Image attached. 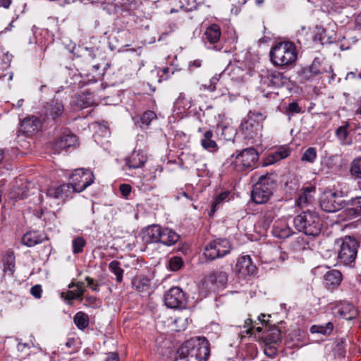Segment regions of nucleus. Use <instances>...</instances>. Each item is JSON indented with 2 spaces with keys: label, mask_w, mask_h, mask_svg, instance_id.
<instances>
[{
  "label": "nucleus",
  "mask_w": 361,
  "mask_h": 361,
  "mask_svg": "<svg viewBox=\"0 0 361 361\" xmlns=\"http://www.w3.org/2000/svg\"><path fill=\"white\" fill-rule=\"evenodd\" d=\"M177 353L186 361H204L209 355V341L204 337L191 338L180 345Z\"/></svg>",
  "instance_id": "1"
},
{
  "label": "nucleus",
  "mask_w": 361,
  "mask_h": 361,
  "mask_svg": "<svg viewBox=\"0 0 361 361\" xmlns=\"http://www.w3.org/2000/svg\"><path fill=\"white\" fill-rule=\"evenodd\" d=\"M270 317L269 314H261L258 317V321L265 328L261 336L264 353L267 356L272 358L277 354L278 345L281 337V331L275 325L267 327Z\"/></svg>",
  "instance_id": "2"
},
{
  "label": "nucleus",
  "mask_w": 361,
  "mask_h": 361,
  "mask_svg": "<svg viewBox=\"0 0 361 361\" xmlns=\"http://www.w3.org/2000/svg\"><path fill=\"white\" fill-rule=\"evenodd\" d=\"M271 63L278 66H288L297 59V51L293 43L284 42L278 43L270 51Z\"/></svg>",
  "instance_id": "3"
},
{
  "label": "nucleus",
  "mask_w": 361,
  "mask_h": 361,
  "mask_svg": "<svg viewBox=\"0 0 361 361\" xmlns=\"http://www.w3.org/2000/svg\"><path fill=\"white\" fill-rule=\"evenodd\" d=\"M258 160L259 154L253 147L245 148L229 158L230 166L237 172L252 171L256 167Z\"/></svg>",
  "instance_id": "4"
},
{
  "label": "nucleus",
  "mask_w": 361,
  "mask_h": 361,
  "mask_svg": "<svg viewBox=\"0 0 361 361\" xmlns=\"http://www.w3.org/2000/svg\"><path fill=\"white\" fill-rule=\"evenodd\" d=\"M295 228L309 235H317L321 230V220L316 212L307 210L298 215L293 219Z\"/></svg>",
  "instance_id": "5"
},
{
  "label": "nucleus",
  "mask_w": 361,
  "mask_h": 361,
  "mask_svg": "<svg viewBox=\"0 0 361 361\" xmlns=\"http://www.w3.org/2000/svg\"><path fill=\"white\" fill-rule=\"evenodd\" d=\"M338 244V257L341 263L351 266L355 262L358 248V242L350 236L337 241Z\"/></svg>",
  "instance_id": "6"
},
{
  "label": "nucleus",
  "mask_w": 361,
  "mask_h": 361,
  "mask_svg": "<svg viewBox=\"0 0 361 361\" xmlns=\"http://www.w3.org/2000/svg\"><path fill=\"white\" fill-rule=\"evenodd\" d=\"M265 116L258 111H250L242 122L240 129L245 137L252 139L257 135H261L262 122Z\"/></svg>",
  "instance_id": "7"
},
{
  "label": "nucleus",
  "mask_w": 361,
  "mask_h": 361,
  "mask_svg": "<svg viewBox=\"0 0 361 361\" xmlns=\"http://www.w3.org/2000/svg\"><path fill=\"white\" fill-rule=\"evenodd\" d=\"M274 183L269 178L261 176L259 180L253 186L252 192V198L257 204H264L267 202L274 189Z\"/></svg>",
  "instance_id": "8"
},
{
  "label": "nucleus",
  "mask_w": 361,
  "mask_h": 361,
  "mask_svg": "<svg viewBox=\"0 0 361 361\" xmlns=\"http://www.w3.org/2000/svg\"><path fill=\"white\" fill-rule=\"evenodd\" d=\"M341 197V192L326 189L319 200L322 209L327 212H335L342 209L345 204L344 200L340 199Z\"/></svg>",
  "instance_id": "9"
},
{
  "label": "nucleus",
  "mask_w": 361,
  "mask_h": 361,
  "mask_svg": "<svg viewBox=\"0 0 361 361\" xmlns=\"http://www.w3.org/2000/svg\"><path fill=\"white\" fill-rule=\"evenodd\" d=\"M94 176L90 170L76 169L70 178L71 193L73 192H80L92 185Z\"/></svg>",
  "instance_id": "10"
},
{
  "label": "nucleus",
  "mask_w": 361,
  "mask_h": 361,
  "mask_svg": "<svg viewBox=\"0 0 361 361\" xmlns=\"http://www.w3.org/2000/svg\"><path fill=\"white\" fill-rule=\"evenodd\" d=\"M345 205L339 213L338 218L342 221H349L361 219V196L344 200Z\"/></svg>",
  "instance_id": "11"
},
{
  "label": "nucleus",
  "mask_w": 361,
  "mask_h": 361,
  "mask_svg": "<svg viewBox=\"0 0 361 361\" xmlns=\"http://www.w3.org/2000/svg\"><path fill=\"white\" fill-rule=\"evenodd\" d=\"M231 245L226 239H218L210 242L204 248V255L209 260H214L228 254Z\"/></svg>",
  "instance_id": "12"
},
{
  "label": "nucleus",
  "mask_w": 361,
  "mask_h": 361,
  "mask_svg": "<svg viewBox=\"0 0 361 361\" xmlns=\"http://www.w3.org/2000/svg\"><path fill=\"white\" fill-rule=\"evenodd\" d=\"M203 39L206 44L212 46L211 48L220 50L221 49V30L219 25L217 24L209 25L204 32Z\"/></svg>",
  "instance_id": "13"
},
{
  "label": "nucleus",
  "mask_w": 361,
  "mask_h": 361,
  "mask_svg": "<svg viewBox=\"0 0 361 361\" xmlns=\"http://www.w3.org/2000/svg\"><path fill=\"white\" fill-rule=\"evenodd\" d=\"M324 71L319 61L314 59L310 66L302 68L298 72V77L301 82H312Z\"/></svg>",
  "instance_id": "14"
},
{
  "label": "nucleus",
  "mask_w": 361,
  "mask_h": 361,
  "mask_svg": "<svg viewBox=\"0 0 361 361\" xmlns=\"http://www.w3.org/2000/svg\"><path fill=\"white\" fill-rule=\"evenodd\" d=\"M164 302L168 307H180L185 302V294L180 288L173 287L164 295Z\"/></svg>",
  "instance_id": "15"
},
{
  "label": "nucleus",
  "mask_w": 361,
  "mask_h": 361,
  "mask_svg": "<svg viewBox=\"0 0 361 361\" xmlns=\"http://www.w3.org/2000/svg\"><path fill=\"white\" fill-rule=\"evenodd\" d=\"M44 121L55 122L59 118L61 117L64 113L63 104L57 99L53 100L45 106Z\"/></svg>",
  "instance_id": "16"
},
{
  "label": "nucleus",
  "mask_w": 361,
  "mask_h": 361,
  "mask_svg": "<svg viewBox=\"0 0 361 361\" xmlns=\"http://www.w3.org/2000/svg\"><path fill=\"white\" fill-rule=\"evenodd\" d=\"M76 143V136L71 133L70 130H66L54 143V149L55 153H60L63 149H67L70 147L75 146Z\"/></svg>",
  "instance_id": "17"
},
{
  "label": "nucleus",
  "mask_w": 361,
  "mask_h": 361,
  "mask_svg": "<svg viewBox=\"0 0 361 361\" xmlns=\"http://www.w3.org/2000/svg\"><path fill=\"white\" fill-rule=\"evenodd\" d=\"M234 271L245 276L253 274L256 271V267L253 264L251 257L249 255H245L238 259Z\"/></svg>",
  "instance_id": "18"
},
{
  "label": "nucleus",
  "mask_w": 361,
  "mask_h": 361,
  "mask_svg": "<svg viewBox=\"0 0 361 361\" xmlns=\"http://www.w3.org/2000/svg\"><path fill=\"white\" fill-rule=\"evenodd\" d=\"M71 194V186L68 184H61L49 187L46 192L47 197L54 199H65Z\"/></svg>",
  "instance_id": "19"
},
{
  "label": "nucleus",
  "mask_w": 361,
  "mask_h": 361,
  "mask_svg": "<svg viewBox=\"0 0 361 361\" xmlns=\"http://www.w3.org/2000/svg\"><path fill=\"white\" fill-rule=\"evenodd\" d=\"M161 230L159 225L149 226L142 231V240L147 243L159 242Z\"/></svg>",
  "instance_id": "20"
},
{
  "label": "nucleus",
  "mask_w": 361,
  "mask_h": 361,
  "mask_svg": "<svg viewBox=\"0 0 361 361\" xmlns=\"http://www.w3.org/2000/svg\"><path fill=\"white\" fill-rule=\"evenodd\" d=\"M45 240H47V237L44 233L29 231L23 235L22 242L27 247H33L43 243Z\"/></svg>",
  "instance_id": "21"
},
{
  "label": "nucleus",
  "mask_w": 361,
  "mask_h": 361,
  "mask_svg": "<svg viewBox=\"0 0 361 361\" xmlns=\"http://www.w3.org/2000/svg\"><path fill=\"white\" fill-rule=\"evenodd\" d=\"M200 144L203 149L209 152L214 153L219 149V146L214 139V133L211 130H207L203 133Z\"/></svg>",
  "instance_id": "22"
},
{
  "label": "nucleus",
  "mask_w": 361,
  "mask_h": 361,
  "mask_svg": "<svg viewBox=\"0 0 361 361\" xmlns=\"http://www.w3.org/2000/svg\"><path fill=\"white\" fill-rule=\"evenodd\" d=\"M342 281L341 273L336 269L328 271L324 275L325 286L330 290L337 288Z\"/></svg>",
  "instance_id": "23"
},
{
  "label": "nucleus",
  "mask_w": 361,
  "mask_h": 361,
  "mask_svg": "<svg viewBox=\"0 0 361 361\" xmlns=\"http://www.w3.org/2000/svg\"><path fill=\"white\" fill-rule=\"evenodd\" d=\"M28 183L19 180L16 181V185L13 187L10 192V197L14 200H21L27 195Z\"/></svg>",
  "instance_id": "24"
},
{
  "label": "nucleus",
  "mask_w": 361,
  "mask_h": 361,
  "mask_svg": "<svg viewBox=\"0 0 361 361\" xmlns=\"http://www.w3.org/2000/svg\"><path fill=\"white\" fill-rule=\"evenodd\" d=\"M146 156L140 151H133L127 158V165L130 169H137L144 165Z\"/></svg>",
  "instance_id": "25"
},
{
  "label": "nucleus",
  "mask_w": 361,
  "mask_h": 361,
  "mask_svg": "<svg viewBox=\"0 0 361 361\" xmlns=\"http://www.w3.org/2000/svg\"><path fill=\"white\" fill-rule=\"evenodd\" d=\"M315 193L314 187H307L303 189L301 193L299 195L296 202L300 207H303L308 204H310L314 200V196Z\"/></svg>",
  "instance_id": "26"
},
{
  "label": "nucleus",
  "mask_w": 361,
  "mask_h": 361,
  "mask_svg": "<svg viewBox=\"0 0 361 361\" xmlns=\"http://www.w3.org/2000/svg\"><path fill=\"white\" fill-rule=\"evenodd\" d=\"M21 127L26 133L34 134L40 129L41 122L37 117H27L23 121Z\"/></svg>",
  "instance_id": "27"
},
{
  "label": "nucleus",
  "mask_w": 361,
  "mask_h": 361,
  "mask_svg": "<svg viewBox=\"0 0 361 361\" xmlns=\"http://www.w3.org/2000/svg\"><path fill=\"white\" fill-rule=\"evenodd\" d=\"M179 239V235L175 231L168 228H162L160 243L170 246L174 245Z\"/></svg>",
  "instance_id": "28"
},
{
  "label": "nucleus",
  "mask_w": 361,
  "mask_h": 361,
  "mask_svg": "<svg viewBox=\"0 0 361 361\" xmlns=\"http://www.w3.org/2000/svg\"><path fill=\"white\" fill-rule=\"evenodd\" d=\"M133 287L140 293L148 292L150 287L149 280L142 276H135L132 281Z\"/></svg>",
  "instance_id": "29"
},
{
  "label": "nucleus",
  "mask_w": 361,
  "mask_h": 361,
  "mask_svg": "<svg viewBox=\"0 0 361 361\" xmlns=\"http://www.w3.org/2000/svg\"><path fill=\"white\" fill-rule=\"evenodd\" d=\"M268 79L271 84L276 87H282L286 85L288 82V78L286 77L283 73L278 71H272L269 73L268 75Z\"/></svg>",
  "instance_id": "30"
},
{
  "label": "nucleus",
  "mask_w": 361,
  "mask_h": 361,
  "mask_svg": "<svg viewBox=\"0 0 361 361\" xmlns=\"http://www.w3.org/2000/svg\"><path fill=\"white\" fill-rule=\"evenodd\" d=\"M4 271L6 274L12 276L15 271V255L13 252H8L3 259Z\"/></svg>",
  "instance_id": "31"
},
{
  "label": "nucleus",
  "mask_w": 361,
  "mask_h": 361,
  "mask_svg": "<svg viewBox=\"0 0 361 361\" xmlns=\"http://www.w3.org/2000/svg\"><path fill=\"white\" fill-rule=\"evenodd\" d=\"M340 314L346 320H351L358 314L356 307L352 304L343 305L339 310Z\"/></svg>",
  "instance_id": "32"
},
{
  "label": "nucleus",
  "mask_w": 361,
  "mask_h": 361,
  "mask_svg": "<svg viewBox=\"0 0 361 361\" xmlns=\"http://www.w3.org/2000/svg\"><path fill=\"white\" fill-rule=\"evenodd\" d=\"M272 232L274 236L281 239L287 238L293 233L290 227L286 224L274 226Z\"/></svg>",
  "instance_id": "33"
},
{
  "label": "nucleus",
  "mask_w": 361,
  "mask_h": 361,
  "mask_svg": "<svg viewBox=\"0 0 361 361\" xmlns=\"http://www.w3.org/2000/svg\"><path fill=\"white\" fill-rule=\"evenodd\" d=\"M85 290L83 288L68 290L66 293H61V296L66 300L68 305L72 304V301L75 299H82Z\"/></svg>",
  "instance_id": "34"
},
{
  "label": "nucleus",
  "mask_w": 361,
  "mask_h": 361,
  "mask_svg": "<svg viewBox=\"0 0 361 361\" xmlns=\"http://www.w3.org/2000/svg\"><path fill=\"white\" fill-rule=\"evenodd\" d=\"M334 326L331 322H328L324 325H313L310 328V332L312 334H320L324 336L329 335L333 330Z\"/></svg>",
  "instance_id": "35"
},
{
  "label": "nucleus",
  "mask_w": 361,
  "mask_h": 361,
  "mask_svg": "<svg viewBox=\"0 0 361 361\" xmlns=\"http://www.w3.org/2000/svg\"><path fill=\"white\" fill-rule=\"evenodd\" d=\"M262 219L264 225L269 226L276 215V208L272 205H268L262 213Z\"/></svg>",
  "instance_id": "36"
},
{
  "label": "nucleus",
  "mask_w": 361,
  "mask_h": 361,
  "mask_svg": "<svg viewBox=\"0 0 361 361\" xmlns=\"http://www.w3.org/2000/svg\"><path fill=\"white\" fill-rule=\"evenodd\" d=\"M290 155V150L286 147H282L276 149L272 154L269 156V159H272L269 160L270 163H274L275 161H278L281 159H285Z\"/></svg>",
  "instance_id": "37"
},
{
  "label": "nucleus",
  "mask_w": 361,
  "mask_h": 361,
  "mask_svg": "<svg viewBox=\"0 0 361 361\" xmlns=\"http://www.w3.org/2000/svg\"><path fill=\"white\" fill-rule=\"evenodd\" d=\"M209 279L212 283L224 286L228 280V274L224 271H217L212 274L209 276Z\"/></svg>",
  "instance_id": "38"
},
{
  "label": "nucleus",
  "mask_w": 361,
  "mask_h": 361,
  "mask_svg": "<svg viewBox=\"0 0 361 361\" xmlns=\"http://www.w3.org/2000/svg\"><path fill=\"white\" fill-rule=\"evenodd\" d=\"M109 269L116 276V281L121 283L124 271L121 267L120 262L116 260L111 262L109 264Z\"/></svg>",
  "instance_id": "39"
},
{
  "label": "nucleus",
  "mask_w": 361,
  "mask_h": 361,
  "mask_svg": "<svg viewBox=\"0 0 361 361\" xmlns=\"http://www.w3.org/2000/svg\"><path fill=\"white\" fill-rule=\"evenodd\" d=\"M350 173L355 179H361V157L353 160L350 166Z\"/></svg>",
  "instance_id": "40"
},
{
  "label": "nucleus",
  "mask_w": 361,
  "mask_h": 361,
  "mask_svg": "<svg viewBox=\"0 0 361 361\" xmlns=\"http://www.w3.org/2000/svg\"><path fill=\"white\" fill-rule=\"evenodd\" d=\"M74 322L78 329H85L89 324V318L87 314L82 312H78L74 317Z\"/></svg>",
  "instance_id": "41"
},
{
  "label": "nucleus",
  "mask_w": 361,
  "mask_h": 361,
  "mask_svg": "<svg viewBox=\"0 0 361 361\" xmlns=\"http://www.w3.org/2000/svg\"><path fill=\"white\" fill-rule=\"evenodd\" d=\"M228 192H224L217 195L214 202L212 204V209L209 213V215L214 214V213L217 210L219 207L224 202L228 197Z\"/></svg>",
  "instance_id": "42"
},
{
  "label": "nucleus",
  "mask_w": 361,
  "mask_h": 361,
  "mask_svg": "<svg viewBox=\"0 0 361 361\" xmlns=\"http://www.w3.org/2000/svg\"><path fill=\"white\" fill-rule=\"evenodd\" d=\"M157 118L156 114L152 111H147L140 117V127L145 128L150 125L153 120Z\"/></svg>",
  "instance_id": "43"
},
{
  "label": "nucleus",
  "mask_w": 361,
  "mask_h": 361,
  "mask_svg": "<svg viewBox=\"0 0 361 361\" xmlns=\"http://www.w3.org/2000/svg\"><path fill=\"white\" fill-rule=\"evenodd\" d=\"M86 245V241L84 238L78 236L73 240L72 247L73 252L74 254L81 253L83 251V248Z\"/></svg>",
  "instance_id": "44"
},
{
  "label": "nucleus",
  "mask_w": 361,
  "mask_h": 361,
  "mask_svg": "<svg viewBox=\"0 0 361 361\" xmlns=\"http://www.w3.org/2000/svg\"><path fill=\"white\" fill-rule=\"evenodd\" d=\"M317 150L314 147L307 148L303 153L301 160L309 163H314L317 159Z\"/></svg>",
  "instance_id": "45"
},
{
  "label": "nucleus",
  "mask_w": 361,
  "mask_h": 361,
  "mask_svg": "<svg viewBox=\"0 0 361 361\" xmlns=\"http://www.w3.org/2000/svg\"><path fill=\"white\" fill-rule=\"evenodd\" d=\"M204 0H182V7H185L188 11H191L197 8L198 6L203 2Z\"/></svg>",
  "instance_id": "46"
},
{
  "label": "nucleus",
  "mask_w": 361,
  "mask_h": 361,
  "mask_svg": "<svg viewBox=\"0 0 361 361\" xmlns=\"http://www.w3.org/2000/svg\"><path fill=\"white\" fill-rule=\"evenodd\" d=\"M183 264V259L180 257H172L169 262V267L170 270L176 271L179 270Z\"/></svg>",
  "instance_id": "47"
},
{
  "label": "nucleus",
  "mask_w": 361,
  "mask_h": 361,
  "mask_svg": "<svg viewBox=\"0 0 361 361\" xmlns=\"http://www.w3.org/2000/svg\"><path fill=\"white\" fill-rule=\"evenodd\" d=\"M349 125L347 123L345 126H340L336 130V137L341 140V143H344L348 136V128Z\"/></svg>",
  "instance_id": "48"
},
{
  "label": "nucleus",
  "mask_w": 361,
  "mask_h": 361,
  "mask_svg": "<svg viewBox=\"0 0 361 361\" xmlns=\"http://www.w3.org/2000/svg\"><path fill=\"white\" fill-rule=\"evenodd\" d=\"M253 323L256 324V322H253L251 319H247L245 321L244 327L246 328L245 332L247 334H252L253 329H255L257 332H262L263 331V327L261 326H255Z\"/></svg>",
  "instance_id": "49"
},
{
  "label": "nucleus",
  "mask_w": 361,
  "mask_h": 361,
  "mask_svg": "<svg viewBox=\"0 0 361 361\" xmlns=\"http://www.w3.org/2000/svg\"><path fill=\"white\" fill-rule=\"evenodd\" d=\"M85 305L87 306L97 308L101 306L102 302L98 298L94 296L87 295L85 298Z\"/></svg>",
  "instance_id": "50"
},
{
  "label": "nucleus",
  "mask_w": 361,
  "mask_h": 361,
  "mask_svg": "<svg viewBox=\"0 0 361 361\" xmlns=\"http://www.w3.org/2000/svg\"><path fill=\"white\" fill-rule=\"evenodd\" d=\"M121 195L125 197L128 198V195L131 192V186L128 184H122L119 188Z\"/></svg>",
  "instance_id": "51"
},
{
  "label": "nucleus",
  "mask_w": 361,
  "mask_h": 361,
  "mask_svg": "<svg viewBox=\"0 0 361 361\" xmlns=\"http://www.w3.org/2000/svg\"><path fill=\"white\" fill-rule=\"evenodd\" d=\"M42 287L39 285H35L31 288L30 293L36 298H40L42 296Z\"/></svg>",
  "instance_id": "52"
},
{
  "label": "nucleus",
  "mask_w": 361,
  "mask_h": 361,
  "mask_svg": "<svg viewBox=\"0 0 361 361\" xmlns=\"http://www.w3.org/2000/svg\"><path fill=\"white\" fill-rule=\"evenodd\" d=\"M220 76H221L220 75H215L214 76H213L211 78L210 84L207 87V89L210 92H214L216 89V85L217 82L219 80Z\"/></svg>",
  "instance_id": "53"
},
{
  "label": "nucleus",
  "mask_w": 361,
  "mask_h": 361,
  "mask_svg": "<svg viewBox=\"0 0 361 361\" xmlns=\"http://www.w3.org/2000/svg\"><path fill=\"white\" fill-rule=\"evenodd\" d=\"M288 109L292 114H298L301 111L300 107L296 102L290 103Z\"/></svg>",
  "instance_id": "54"
},
{
  "label": "nucleus",
  "mask_w": 361,
  "mask_h": 361,
  "mask_svg": "<svg viewBox=\"0 0 361 361\" xmlns=\"http://www.w3.org/2000/svg\"><path fill=\"white\" fill-rule=\"evenodd\" d=\"M202 61L200 59L194 60L189 64L190 69L192 71L194 70L195 68H200L202 66Z\"/></svg>",
  "instance_id": "55"
},
{
  "label": "nucleus",
  "mask_w": 361,
  "mask_h": 361,
  "mask_svg": "<svg viewBox=\"0 0 361 361\" xmlns=\"http://www.w3.org/2000/svg\"><path fill=\"white\" fill-rule=\"evenodd\" d=\"M105 361H118V355L114 353H110L108 354Z\"/></svg>",
  "instance_id": "56"
},
{
  "label": "nucleus",
  "mask_w": 361,
  "mask_h": 361,
  "mask_svg": "<svg viewBox=\"0 0 361 361\" xmlns=\"http://www.w3.org/2000/svg\"><path fill=\"white\" fill-rule=\"evenodd\" d=\"M11 3V0H0V7L2 6L4 8H8Z\"/></svg>",
  "instance_id": "57"
},
{
  "label": "nucleus",
  "mask_w": 361,
  "mask_h": 361,
  "mask_svg": "<svg viewBox=\"0 0 361 361\" xmlns=\"http://www.w3.org/2000/svg\"><path fill=\"white\" fill-rule=\"evenodd\" d=\"M240 12V8L237 6H235L231 9V13L235 16H236Z\"/></svg>",
  "instance_id": "58"
},
{
  "label": "nucleus",
  "mask_w": 361,
  "mask_h": 361,
  "mask_svg": "<svg viewBox=\"0 0 361 361\" xmlns=\"http://www.w3.org/2000/svg\"><path fill=\"white\" fill-rule=\"evenodd\" d=\"M355 114V115H358L361 117V102L357 104V108Z\"/></svg>",
  "instance_id": "59"
},
{
  "label": "nucleus",
  "mask_w": 361,
  "mask_h": 361,
  "mask_svg": "<svg viewBox=\"0 0 361 361\" xmlns=\"http://www.w3.org/2000/svg\"><path fill=\"white\" fill-rule=\"evenodd\" d=\"M85 281H87V285L89 286H92L93 284H94V281L92 278L89 277V276H87L85 278Z\"/></svg>",
  "instance_id": "60"
},
{
  "label": "nucleus",
  "mask_w": 361,
  "mask_h": 361,
  "mask_svg": "<svg viewBox=\"0 0 361 361\" xmlns=\"http://www.w3.org/2000/svg\"><path fill=\"white\" fill-rule=\"evenodd\" d=\"M74 340L73 339H71V340H68L66 343V345L68 348L71 347L73 344H74Z\"/></svg>",
  "instance_id": "61"
},
{
  "label": "nucleus",
  "mask_w": 361,
  "mask_h": 361,
  "mask_svg": "<svg viewBox=\"0 0 361 361\" xmlns=\"http://www.w3.org/2000/svg\"><path fill=\"white\" fill-rule=\"evenodd\" d=\"M92 290L93 291L97 292L99 290L98 289V284L94 283L92 286H90Z\"/></svg>",
  "instance_id": "62"
},
{
  "label": "nucleus",
  "mask_w": 361,
  "mask_h": 361,
  "mask_svg": "<svg viewBox=\"0 0 361 361\" xmlns=\"http://www.w3.org/2000/svg\"><path fill=\"white\" fill-rule=\"evenodd\" d=\"M23 99H20L18 101L17 104H16V106L17 108H20L23 106Z\"/></svg>",
  "instance_id": "63"
},
{
  "label": "nucleus",
  "mask_w": 361,
  "mask_h": 361,
  "mask_svg": "<svg viewBox=\"0 0 361 361\" xmlns=\"http://www.w3.org/2000/svg\"><path fill=\"white\" fill-rule=\"evenodd\" d=\"M75 285H76V288L80 289V288H83L82 287H83L84 283L82 282H78V283H76Z\"/></svg>",
  "instance_id": "64"
}]
</instances>
